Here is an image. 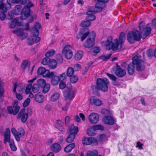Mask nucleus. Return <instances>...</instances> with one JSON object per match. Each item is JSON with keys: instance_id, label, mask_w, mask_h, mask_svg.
<instances>
[{"instance_id": "c9c22d12", "label": "nucleus", "mask_w": 156, "mask_h": 156, "mask_svg": "<svg viewBox=\"0 0 156 156\" xmlns=\"http://www.w3.org/2000/svg\"><path fill=\"white\" fill-rule=\"evenodd\" d=\"M69 130L71 133H73L74 135L77 133L78 131V127H75L74 125H72L69 128Z\"/></svg>"}, {"instance_id": "e2e57ef3", "label": "nucleus", "mask_w": 156, "mask_h": 156, "mask_svg": "<svg viewBox=\"0 0 156 156\" xmlns=\"http://www.w3.org/2000/svg\"><path fill=\"white\" fill-rule=\"evenodd\" d=\"M87 19L90 21H93L96 19V17L94 15H91V16H87Z\"/></svg>"}, {"instance_id": "603ef678", "label": "nucleus", "mask_w": 156, "mask_h": 156, "mask_svg": "<svg viewBox=\"0 0 156 156\" xmlns=\"http://www.w3.org/2000/svg\"><path fill=\"white\" fill-rule=\"evenodd\" d=\"M30 65V62L27 60L24 61L22 64V67L24 69L28 67Z\"/></svg>"}, {"instance_id": "f257e3e1", "label": "nucleus", "mask_w": 156, "mask_h": 156, "mask_svg": "<svg viewBox=\"0 0 156 156\" xmlns=\"http://www.w3.org/2000/svg\"><path fill=\"white\" fill-rule=\"evenodd\" d=\"M149 24L144 28V23L141 22L140 24V30L142 35H141L140 32L138 30L129 32L127 34V39L130 43H133L134 41H139L141 37L144 39L149 35L151 33V30L149 27Z\"/></svg>"}, {"instance_id": "5701e85b", "label": "nucleus", "mask_w": 156, "mask_h": 156, "mask_svg": "<svg viewBox=\"0 0 156 156\" xmlns=\"http://www.w3.org/2000/svg\"><path fill=\"white\" fill-rule=\"evenodd\" d=\"M19 18H16L14 19L12 21V22L9 25L10 28H14L16 25L18 26H20L22 25V23L19 21Z\"/></svg>"}, {"instance_id": "b1692460", "label": "nucleus", "mask_w": 156, "mask_h": 156, "mask_svg": "<svg viewBox=\"0 0 156 156\" xmlns=\"http://www.w3.org/2000/svg\"><path fill=\"white\" fill-rule=\"evenodd\" d=\"M36 79V78L35 77L33 79L28 81L29 83L27 86L25 90V93L26 94H27L30 92V90L32 87V83Z\"/></svg>"}, {"instance_id": "393cba45", "label": "nucleus", "mask_w": 156, "mask_h": 156, "mask_svg": "<svg viewBox=\"0 0 156 156\" xmlns=\"http://www.w3.org/2000/svg\"><path fill=\"white\" fill-rule=\"evenodd\" d=\"M61 147L60 144L55 143L53 144L51 147V149L55 153L58 152L61 150Z\"/></svg>"}, {"instance_id": "a211bd4d", "label": "nucleus", "mask_w": 156, "mask_h": 156, "mask_svg": "<svg viewBox=\"0 0 156 156\" xmlns=\"http://www.w3.org/2000/svg\"><path fill=\"white\" fill-rule=\"evenodd\" d=\"M114 73L115 75L119 77L123 76L126 73L125 70L122 69L118 65H116V67Z\"/></svg>"}, {"instance_id": "5fc2aeb1", "label": "nucleus", "mask_w": 156, "mask_h": 156, "mask_svg": "<svg viewBox=\"0 0 156 156\" xmlns=\"http://www.w3.org/2000/svg\"><path fill=\"white\" fill-rule=\"evenodd\" d=\"M78 77L77 76H74L71 77L70 81L72 83H75L78 81Z\"/></svg>"}, {"instance_id": "423d86ee", "label": "nucleus", "mask_w": 156, "mask_h": 156, "mask_svg": "<svg viewBox=\"0 0 156 156\" xmlns=\"http://www.w3.org/2000/svg\"><path fill=\"white\" fill-rule=\"evenodd\" d=\"M4 143H9L11 150L13 151H16L17 150V148L15 145L14 141L13 139L10 138V131L9 129L7 128L6 129V131L4 133Z\"/></svg>"}, {"instance_id": "864d4df0", "label": "nucleus", "mask_w": 156, "mask_h": 156, "mask_svg": "<svg viewBox=\"0 0 156 156\" xmlns=\"http://www.w3.org/2000/svg\"><path fill=\"white\" fill-rule=\"evenodd\" d=\"M112 54H109L106 55H104L101 56L100 58L103 60H106L109 59Z\"/></svg>"}, {"instance_id": "3c124183", "label": "nucleus", "mask_w": 156, "mask_h": 156, "mask_svg": "<svg viewBox=\"0 0 156 156\" xmlns=\"http://www.w3.org/2000/svg\"><path fill=\"white\" fill-rule=\"evenodd\" d=\"M37 83L41 87H43L46 84L45 80L42 79H40L37 80Z\"/></svg>"}, {"instance_id": "052dcab7", "label": "nucleus", "mask_w": 156, "mask_h": 156, "mask_svg": "<svg viewBox=\"0 0 156 156\" xmlns=\"http://www.w3.org/2000/svg\"><path fill=\"white\" fill-rule=\"evenodd\" d=\"M7 110L8 112L10 114H13L14 115V112L15 109H13L12 106L8 107L7 108Z\"/></svg>"}, {"instance_id": "0eeeda50", "label": "nucleus", "mask_w": 156, "mask_h": 156, "mask_svg": "<svg viewBox=\"0 0 156 156\" xmlns=\"http://www.w3.org/2000/svg\"><path fill=\"white\" fill-rule=\"evenodd\" d=\"M25 26V29L18 28L16 30H12V32L17 36L20 37L22 39H23L26 38L28 35L27 33L24 31V30H28L30 29V27L29 23H26Z\"/></svg>"}, {"instance_id": "39448f33", "label": "nucleus", "mask_w": 156, "mask_h": 156, "mask_svg": "<svg viewBox=\"0 0 156 156\" xmlns=\"http://www.w3.org/2000/svg\"><path fill=\"white\" fill-rule=\"evenodd\" d=\"M109 83V80L107 78H98L97 79V88L102 91L105 92L107 90Z\"/></svg>"}, {"instance_id": "8fccbe9b", "label": "nucleus", "mask_w": 156, "mask_h": 156, "mask_svg": "<svg viewBox=\"0 0 156 156\" xmlns=\"http://www.w3.org/2000/svg\"><path fill=\"white\" fill-rule=\"evenodd\" d=\"M50 59L49 58H44L42 60L41 63L44 65H48L50 61Z\"/></svg>"}, {"instance_id": "bb28decb", "label": "nucleus", "mask_w": 156, "mask_h": 156, "mask_svg": "<svg viewBox=\"0 0 156 156\" xmlns=\"http://www.w3.org/2000/svg\"><path fill=\"white\" fill-rule=\"evenodd\" d=\"M35 101L38 103H41L44 101V97L43 95L40 93L36 94L34 97Z\"/></svg>"}, {"instance_id": "338daca9", "label": "nucleus", "mask_w": 156, "mask_h": 156, "mask_svg": "<svg viewBox=\"0 0 156 156\" xmlns=\"http://www.w3.org/2000/svg\"><path fill=\"white\" fill-rule=\"evenodd\" d=\"M66 75L65 73H63L60 75V76H58V80L59 81L60 80H63L65 78Z\"/></svg>"}, {"instance_id": "de8ad7c7", "label": "nucleus", "mask_w": 156, "mask_h": 156, "mask_svg": "<svg viewBox=\"0 0 156 156\" xmlns=\"http://www.w3.org/2000/svg\"><path fill=\"white\" fill-rule=\"evenodd\" d=\"M3 83L0 80V97L2 96L4 92V89L3 88Z\"/></svg>"}, {"instance_id": "473e14b6", "label": "nucleus", "mask_w": 156, "mask_h": 156, "mask_svg": "<svg viewBox=\"0 0 156 156\" xmlns=\"http://www.w3.org/2000/svg\"><path fill=\"white\" fill-rule=\"evenodd\" d=\"M83 52L82 51H78L75 54V58L76 60H80L83 57Z\"/></svg>"}, {"instance_id": "9b49d317", "label": "nucleus", "mask_w": 156, "mask_h": 156, "mask_svg": "<svg viewBox=\"0 0 156 156\" xmlns=\"http://www.w3.org/2000/svg\"><path fill=\"white\" fill-rule=\"evenodd\" d=\"M82 143L83 144L86 145L92 144L93 145H97L98 142L96 138L90 137L84 138L82 140Z\"/></svg>"}, {"instance_id": "c85d7f7f", "label": "nucleus", "mask_w": 156, "mask_h": 156, "mask_svg": "<svg viewBox=\"0 0 156 156\" xmlns=\"http://www.w3.org/2000/svg\"><path fill=\"white\" fill-rule=\"evenodd\" d=\"M57 65L56 61L54 59H51L50 60L48 66L50 69H54L56 67Z\"/></svg>"}, {"instance_id": "37998d69", "label": "nucleus", "mask_w": 156, "mask_h": 156, "mask_svg": "<svg viewBox=\"0 0 156 156\" xmlns=\"http://www.w3.org/2000/svg\"><path fill=\"white\" fill-rule=\"evenodd\" d=\"M21 0H7V2L9 5L8 8L10 9L11 8V4L15 3H18L20 2Z\"/></svg>"}, {"instance_id": "09e8293b", "label": "nucleus", "mask_w": 156, "mask_h": 156, "mask_svg": "<svg viewBox=\"0 0 156 156\" xmlns=\"http://www.w3.org/2000/svg\"><path fill=\"white\" fill-rule=\"evenodd\" d=\"M55 51L52 49L48 51L45 54V56L47 57H49L53 55L55 53Z\"/></svg>"}, {"instance_id": "aec40b11", "label": "nucleus", "mask_w": 156, "mask_h": 156, "mask_svg": "<svg viewBox=\"0 0 156 156\" xmlns=\"http://www.w3.org/2000/svg\"><path fill=\"white\" fill-rule=\"evenodd\" d=\"M28 114L25 112V110L24 109L22 110L18 115V118H21V120L23 123L25 122L28 118Z\"/></svg>"}, {"instance_id": "e433bc0d", "label": "nucleus", "mask_w": 156, "mask_h": 156, "mask_svg": "<svg viewBox=\"0 0 156 156\" xmlns=\"http://www.w3.org/2000/svg\"><path fill=\"white\" fill-rule=\"evenodd\" d=\"M18 102L17 101H15L13 104V108L15 109V111L14 112V115H16L18 112L20 107L18 105Z\"/></svg>"}, {"instance_id": "dca6fc26", "label": "nucleus", "mask_w": 156, "mask_h": 156, "mask_svg": "<svg viewBox=\"0 0 156 156\" xmlns=\"http://www.w3.org/2000/svg\"><path fill=\"white\" fill-rule=\"evenodd\" d=\"M6 5L4 3L0 4V10L1 12H0V19L2 20H4L5 18L6 15L5 12L7 10Z\"/></svg>"}, {"instance_id": "13d9d810", "label": "nucleus", "mask_w": 156, "mask_h": 156, "mask_svg": "<svg viewBox=\"0 0 156 156\" xmlns=\"http://www.w3.org/2000/svg\"><path fill=\"white\" fill-rule=\"evenodd\" d=\"M107 140V138L105 134H101L99 137V140L100 142H104Z\"/></svg>"}, {"instance_id": "9d476101", "label": "nucleus", "mask_w": 156, "mask_h": 156, "mask_svg": "<svg viewBox=\"0 0 156 156\" xmlns=\"http://www.w3.org/2000/svg\"><path fill=\"white\" fill-rule=\"evenodd\" d=\"M72 47L70 45L66 46L62 51V54L65 55L67 59H70L73 56V53L71 51Z\"/></svg>"}, {"instance_id": "cd10ccee", "label": "nucleus", "mask_w": 156, "mask_h": 156, "mask_svg": "<svg viewBox=\"0 0 156 156\" xmlns=\"http://www.w3.org/2000/svg\"><path fill=\"white\" fill-rule=\"evenodd\" d=\"M75 144L74 143H71L66 146L64 148V151L66 153L70 152L74 148Z\"/></svg>"}, {"instance_id": "49530a36", "label": "nucleus", "mask_w": 156, "mask_h": 156, "mask_svg": "<svg viewBox=\"0 0 156 156\" xmlns=\"http://www.w3.org/2000/svg\"><path fill=\"white\" fill-rule=\"evenodd\" d=\"M42 87H43V92L44 93H46L49 90L50 85L49 83H46Z\"/></svg>"}, {"instance_id": "ddd939ff", "label": "nucleus", "mask_w": 156, "mask_h": 156, "mask_svg": "<svg viewBox=\"0 0 156 156\" xmlns=\"http://www.w3.org/2000/svg\"><path fill=\"white\" fill-rule=\"evenodd\" d=\"M104 129V126L101 125H96L93 126L90 128L88 129L87 131V134L89 136H93L94 135L95 133L92 132V131L96 130H103Z\"/></svg>"}, {"instance_id": "72a5a7b5", "label": "nucleus", "mask_w": 156, "mask_h": 156, "mask_svg": "<svg viewBox=\"0 0 156 156\" xmlns=\"http://www.w3.org/2000/svg\"><path fill=\"white\" fill-rule=\"evenodd\" d=\"M51 83L53 85H57L59 81L58 76H56L54 74V76L51 78Z\"/></svg>"}, {"instance_id": "a19ab883", "label": "nucleus", "mask_w": 156, "mask_h": 156, "mask_svg": "<svg viewBox=\"0 0 156 156\" xmlns=\"http://www.w3.org/2000/svg\"><path fill=\"white\" fill-rule=\"evenodd\" d=\"M11 132L14 135L15 137V139L17 141H19L20 140V139L18 136L17 135V131L14 128H12L11 129Z\"/></svg>"}, {"instance_id": "a18cd8bd", "label": "nucleus", "mask_w": 156, "mask_h": 156, "mask_svg": "<svg viewBox=\"0 0 156 156\" xmlns=\"http://www.w3.org/2000/svg\"><path fill=\"white\" fill-rule=\"evenodd\" d=\"M31 89L33 93H36L38 92L39 90V86L37 84H34L31 87Z\"/></svg>"}, {"instance_id": "c756f323", "label": "nucleus", "mask_w": 156, "mask_h": 156, "mask_svg": "<svg viewBox=\"0 0 156 156\" xmlns=\"http://www.w3.org/2000/svg\"><path fill=\"white\" fill-rule=\"evenodd\" d=\"M99 12L98 11V9L94 7H92L90 10H89L87 12V14L88 16H91L94 14L96 12Z\"/></svg>"}, {"instance_id": "6e6d98bb", "label": "nucleus", "mask_w": 156, "mask_h": 156, "mask_svg": "<svg viewBox=\"0 0 156 156\" xmlns=\"http://www.w3.org/2000/svg\"><path fill=\"white\" fill-rule=\"evenodd\" d=\"M45 69L43 67H40L37 70V73L38 75H42L45 71Z\"/></svg>"}, {"instance_id": "bf43d9fd", "label": "nucleus", "mask_w": 156, "mask_h": 156, "mask_svg": "<svg viewBox=\"0 0 156 156\" xmlns=\"http://www.w3.org/2000/svg\"><path fill=\"white\" fill-rule=\"evenodd\" d=\"M107 75L108 76L109 78L113 81L116 80L117 78L113 75L110 74L108 73H107Z\"/></svg>"}, {"instance_id": "f03ea898", "label": "nucleus", "mask_w": 156, "mask_h": 156, "mask_svg": "<svg viewBox=\"0 0 156 156\" xmlns=\"http://www.w3.org/2000/svg\"><path fill=\"white\" fill-rule=\"evenodd\" d=\"M133 63H130L128 65L127 69L129 74L132 75L134 71V65H136V69L139 71L144 69V62L141 59V57L139 55H137L133 57Z\"/></svg>"}, {"instance_id": "2eb2a0df", "label": "nucleus", "mask_w": 156, "mask_h": 156, "mask_svg": "<svg viewBox=\"0 0 156 156\" xmlns=\"http://www.w3.org/2000/svg\"><path fill=\"white\" fill-rule=\"evenodd\" d=\"M69 90H64L63 92V95L64 97L68 99H72L74 98V92L72 90H70L72 88V86L70 84L69 85Z\"/></svg>"}, {"instance_id": "412c9836", "label": "nucleus", "mask_w": 156, "mask_h": 156, "mask_svg": "<svg viewBox=\"0 0 156 156\" xmlns=\"http://www.w3.org/2000/svg\"><path fill=\"white\" fill-rule=\"evenodd\" d=\"M90 104L98 106H100L102 103L101 100L94 96L90 98Z\"/></svg>"}, {"instance_id": "20e7f679", "label": "nucleus", "mask_w": 156, "mask_h": 156, "mask_svg": "<svg viewBox=\"0 0 156 156\" xmlns=\"http://www.w3.org/2000/svg\"><path fill=\"white\" fill-rule=\"evenodd\" d=\"M41 28V24L39 23H36L34 27L31 30L32 35L34 37H29L28 39V44L29 45H32L35 42L37 43L40 40V38L38 37L39 34V30Z\"/></svg>"}, {"instance_id": "6e6552de", "label": "nucleus", "mask_w": 156, "mask_h": 156, "mask_svg": "<svg viewBox=\"0 0 156 156\" xmlns=\"http://www.w3.org/2000/svg\"><path fill=\"white\" fill-rule=\"evenodd\" d=\"M34 5V4L31 2H28L27 5L25 6L22 10L20 16L21 19L23 20L27 19L30 13V7H33Z\"/></svg>"}, {"instance_id": "7c9ffc66", "label": "nucleus", "mask_w": 156, "mask_h": 156, "mask_svg": "<svg viewBox=\"0 0 156 156\" xmlns=\"http://www.w3.org/2000/svg\"><path fill=\"white\" fill-rule=\"evenodd\" d=\"M54 73L53 72L50 73L48 70H46L45 69L43 73V76L49 78H51L54 76Z\"/></svg>"}, {"instance_id": "f3484780", "label": "nucleus", "mask_w": 156, "mask_h": 156, "mask_svg": "<svg viewBox=\"0 0 156 156\" xmlns=\"http://www.w3.org/2000/svg\"><path fill=\"white\" fill-rule=\"evenodd\" d=\"M103 122L106 124L112 125L116 122L115 119L112 116H105L102 119Z\"/></svg>"}, {"instance_id": "6ab92c4d", "label": "nucleus", "mask_w": 156, "mask_h": 156, "mask_svg": "<svg viewBox=\"0 0 156 156\" xmlns=\"http://www.w3.org/2000/svg\"><path fill=\"white\" fill-rule=\"evenodd\" d=\"M97 3L96 4V8L98 9L99 11H101L103 8L105 6V3H107L108 0H97Z\"/></svg>"}, {"instance_id": "f8f14e48", "label": "nucleus", "mask_w": 156, "mask_h": 156, "mask_svg": "<svg viewBox=\"0 0 156 156\" xmlns=\"http://www.w3.org/2000/svg\"><path fill=\"white\" fill-rule=\"evenodd\" d=\"M89 33V30L88 28H82L79 34L77 35L76 37L78 39L81 38V41H83L86 38Z\"/></svg>"}, {"instance_id": "4468645a", "label": "nucleus", "mask_w": 156, "mask_h": 156, "mask_svg": "<svg viewBox=\"0 0 156 156\" xmlns=\"http://www.w3.org/2000/svg\"><path fill=\"white\" fill-rule=\"evenodd\" d=\"M99 115L97 113L93 112L90 114L88 116V119L90 123L92 124L97 123L99 120Z\"/></svg>"}, {"instance_id": "58836bf2", "label": "nucleus", "mask_w": 156, "mask_h": 156, "mask_svg": "<svg viewBox=\"0 0 156 156\" xmlns=\"http://www.w3.org/2000/svg\"><path fill=\"white\" fill-rule=\"evenodd\" d=\"M75 135L73 133H71L66 139V141L68 143L72 142L74 139Z\"/></svg>"}, {"instance_id": "2f4dec72", "label": "nucleus", "mask_w": 156, "mask_h": 156, "mask_svg": "<svg viewBox=\"0 0 156 156\" xmlns=\"http://www.w3.org/2000/svg\"><path fill=\"white\" fill-rule=\"evenodd\" d=\"M60 94L58 93H55L53 94L51 97V101L54 102L57 101L59 98Z\"/></svg>"}, {"instance_id": "4be33fe9", "label": "nucleus", "mask_w": 156, "mask_h": 156, "mask_svg": "<svg viewBox=\"0 0 156 156\" xmlns=\"http://www.w3.org/2000/svg\"><path fill=\"white\" fill-rule=\"evenodd\" d=\"M17 88V90L19 91H23V84L22 83H20L17 84L16 82L14 83L13 84L12 92L14 93L16 92V88Z\"/></svg>"}, {"instance_id": "69168bd1", "label": "nucleus", "mask_w": 156, "mask_h": 156, "mask_svg": "<svg viewBox=\"0 0 156 156\" xmlns=\"http://www.w3.org/2000/svg\"><path fill=\"white\" fill-rule=\"evenodd\" d=\"M59 88L60 89H63L66 87V83L63 81L60 82L59 84Z\"/></svg>"}, {"instance_id": "774afa93", "label": "nucleus", "mask_w": 156, "mask_h": 156, "mask_svg": "<svg viewBox=\"0 0 156 156\" xmlns=\"http://www.w3.org/2000/svg\"><path fill=\"white\" fill-rule=\"evenodd\" d=\"M143 144L139 141L136 143V147H138V148L140 149H143Z\"/></svg>"}, {"instance_id": "a878e982", "label": "nucleus", "mask_w": 156, "mask_h": 156, "mask_svg": "<svg viewBox=\"0 0 156 156\" xmlns=\"http://www.w3.org/2000/svg\"><path fill=\"white\" fill-rule=\"evenodd\" d=\"M63 125V123L61 120H58L56 121L55 126L60 131L62 132H64V129Z\"/></svg>"}, {"instance_id": "1a4fd4ad", "label": "nucleus", "mask_w": 156, "mask_h": 156, "mask_svg": "<svg viewBox=\"0 0 156 156\" xmlns=\"http://www.w3.org/2000/svg\"><path fill=\"white\" fill-rule=\"evenodd\" d=\"M95 33L94 31L91 32L88 38L87 41L84 43V46L86 48L92 47L94 44Z\"/></svg>"}, {"instance_id": "f704fd0d", "label": "nucleus", "mask_w": 156, "mask_h": 156, "mask_svg": "<svg viewBox=\"0 0 156 156\" xmlns=\"http://www.w3.org/2000/svg\"><path fill=\"white\" fill-rule=\"evenodd\" d=\"M98 154V151L96 150H93L88 151L87 153L86 156H97Z\"/></svg>"}, {"instance_id": "0e129e2a", "label": "nucleus", "mask_w": 156, "mask_h": 156, "mask_svg": "<svg viewBox=\"0 0 156 156\" xmlns=\"http://www.w3.org/2000/svg\"><path fill=\"white\" fill-rule=\"evenodd\" d=\"M16 98L19 100H21L23 98V96L22 93H16Z\"/></svg>"}, {"instance_id": "7ed1b4c3", "label": "nucleus", "mask_w": 156, "mask_h": 156, "mask_svg": "<svg viewBox=\"0 0 156 156\" xmlns=\"http://www.w3.org/2000/svg\"><path fill=\"white\" fill-rule=\"evenodd\" d=\"M125 40V34L122 32L120 33L119 35V40L115 39L114 43L112 42V38L110 37L105 42V45L106 46H111L113 50H120L121 49L123 43Z\"/></svg>"}, {"instance_id": "680f3d73", "label": "nucleus", "mask_w": 156, "mask_h": 156, "mask_svg": "<svg viewBox=\"0 0 156 156\" xmlns=\"http://www.w3.org/2000/svg\"><path fill=\"white\" fill-rule=\"evenodd\" d=\"M30 101V99L29 98H27L24 101L23 103V107H25L27 106L29 104Z\"/></svg>"}, {"instance_id": "ea45409f", "label": "nucleus", "mask_w": 156, "mask_h": 156, "mask_svg": "<svg viewBox=\"0 0 156 156\" xmlns=\"http://www.w3.org/2000/svg\"><path fill=\"white\" fill-rule=\"evenodd\" d=\"M22 8L21 6L20 5H17L15 7L13 12L15 15H18L20 13L21 9Z\"/></svg>"}, {"instance_id": "79ce46f5", "label": "nucleus", "mask_w": 156, "mask_h": 156, "mask_svg": "<svg viewBox=\"0 0 156 156\" xmlns=\"http://www.w3.org/2000/svg\"><path fill=\"white\" fill-rule=\"evenodd\" d=\"M91 24L90 22L87 20L83 21L81 23L80 25L81 27H88Z\"/></svg>"}, {"instance_id": "4d7b16f0", "label": "nucleus", "mask_w": 156, "mask_h": 156, "mask_svg": "<svg viewBox=\"0 0 156 156\" xmlns=\"http://www.w3.org/2000/svg\"><path fill=\"white\" fill-rule=\"evenodd\" d=\"M101 113L105 115H106L110 114V111L106 109H103L101 110Z\"/></svg>"}, {"instance_id": "4c0bfd02", "label": "nucleus", "mask_w": 156, "mask_h": 156, "mask_svg": "<svg viewBox=\"0 0 156 156\" xmlns=\"http://www.w3.org/2000/svg\"><path fill=\"white\" fill-rule=\"evenodd\" d=\"M25 133L24 130L22 128H20L17 130V135L19 138L23 137Z\"/></svg>"}, {"instance_id": "c03bdc74", "label": "nucleus", "mask_w": 156, "mask_h": 156, "mask_svg": "<svg viewBox=\"0 0 156 156\" xmlns=\"http://www.w3.org/2000/svg\"><path fill=\"white\" fill-rule=\"evenodd\" d=\"M74 73V70L71 67H69L67 70L66 74L68 76H71Z\"/></svg>"}]
</instances>
